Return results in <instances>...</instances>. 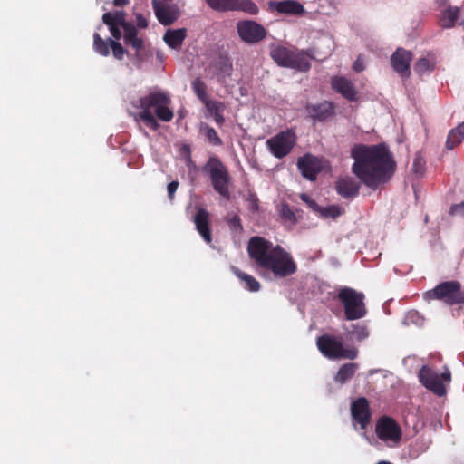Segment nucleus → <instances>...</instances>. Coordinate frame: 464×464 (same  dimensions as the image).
<instances>
[{"instance_id":"nucleus-27","label":"nucleus","mask_w":464,"mask_h":464,"mask_svg":"<svg viewBox=\"0 0 464 464\" xmlns=\"http://www.w3.org/2000/svg\"><path fill=\"white\" fill-rule=\"evenodd\" d=\"M358 370V364L354 362H348L343 364L334 376V381L337 383L344 384L350 381Z\"/></svg>"},{"instance_id":"nucleus-4","label":"nucleus","mask_w":464,"mask_h":464,"mask_svg":"<svg viewBox=\"0 0 464 464\" xmlns=\"http://www.w3.org/2000/svg\"><path fill=\"white\" fill-rule=\"evenodd\" d=\"M203 171L209 176L213 189L226 199L230 198L229 187L231 176L227 166L218 156H210L203 167Z\"/></svg>"},{"instance_id":"nucleus-1","label":"nucleus","mask_w":464,"mask_h":464,"mask_svg":"<svg viewBox=\"0 0 464 464\" xmlns=\"http://www.w3.org/2000/svg\"><path fill=\"white\" fill-rule=\"evenodd\" d=\"M351 157L354 160L352 172L372 189L389 181L396 170L393 155L385 143L354 145Z\"/></svg>"},{"instance_id":"nucleus-9","label":"nucleus","mask_w":464,"mask_h":464,"mask_svg":"<svg viewBox=\"0 0 464 464\" xmlns=\"http://www.w3.org/2000/svg\"><path fill=\"white\" fill-rule=\"evenodd\" d=\"M296 140L295 131L293 129H287L269 138L266 144L274 157L283 159L291 152L296 143Z\"/></svg>"},{"instance_id":"nucleus-40","label":"nucleus","mask_w":464,"mask_h":464,"mask_svg":"<svg viewBox=\"0 0 464 464\" xmlns=\"http://www.w3.org/2000/svg\"><path fill=\"white\" fill-rule=\"evenodd\" d=\"M280 217L282 218V219L290 222L291 224H295L297 222V218L295 212L291 209L290 206L287 203H284L281 205Z\"/></svg>"},{"instance_id":"nucleus-29","label":"nucleus","mask_w":464,"mask_h":464,"mask_svg":"<svg viewBox=\"0 0 464 464\" xmlns=\"http://www.w3.org/2000/svg\"><path fill=\"white\" fill-rule=\"evenodd\" d=\"M459 17V9L458 7H448L442 11L440 18V25L442 28H451Z\"/></svg>"},{"instance_id":"nucleus-7","label":"nucleus","mask_w":464,"mask_h":464,"mask_svg":"<svg viewBox=\"0 0 464 464\" xmlns=\"http://www.w3.org/2000/svg\"><path fill=\"white\" fill-rule=\"evenodd\" d=\"M338 299L343 305L346 320L353 321L365 316L367 310L362 293L350 287H343L338 293Z\"/></svg>"},{"instance_id":"nucleus-24","label":"nucleus","mask_w":464,"mask_h":464,"mask_svg":"<svg viewBox=\"0 0 464 464\" xmlns=\"http://www.w3.org/2000/svg\"><path fill=\"white\" fill-rule=\"evenodd\" d=\"M270 55H271V58L278 65L288 68L290 61H291V57L293 55V51L286 47L277 45V46L271 48Z\"/></svg>"},{"instance_id":"nucleus-37","label":"nucleus","mask_w":464,"mask_h":464,"mask_svg":"<svg viewBox=\"0 0 464 464\" xmlns=\"http://www.w3.org/2000/svg\"><path fill=\"white\" fill-rule=\"evenodd\" d=\"M318 215L324 218H332L335 219L342 215V208L338 205L321 207Z\"/></svg>"},{"instance_id":"nucleus-23","label":"nucleus","mask_w":464,"mask_h":464,"mask_svg":"<svg viewBox=\"0 0 464 464\" xmlns=\"http://www.w3.org/2000/svg\"><path fill=\"white\" fill-rule=\"evenodd\" d=\"M276 10L281 14L301 15L305 11L304 6L295 0H285L275 4Z\"/></svg>"},{"instance_id":"nucleus-43","label":"nucleus","mask_w":464,"mask_h":464,"mask_svg":"<svg viewBox=\"0 0 464 464\" xmlns=\"http://www.w3.org/2000/svg\"><path fill=\"white\" fill-rule=\"evenodd\" d=\"M413 171L418 175H422L425 169V160L420 156H416L412 164Z\"/></svg>"},{"instance_id":"nucleus-33","label":"nucleus","mask_w":464,"mask_h":464,"mask_svg":"<svg viewBox=\"0 0 464 464\" xmlns=\"http://www.w3.org/2000/svg\"><path fill=\"white\" fill-rule=\"evenodd\" d=\"M191 87H192V90L194 92V93L196 94V96L204 103L206 104L208 102H209L210 100L208 98V93H207V85L206 83L200 79V78H196L192 82H191Z\"/></svg>"},{"instance_id":"nucleus-32","label":"nucleus","mask_w":464,"mask_h":464,"mask_svg":"<svg viewBox=\"0 0 464 464\" xmlns=\"http://www.w3.org/2000/svg\"><path fill=\"white\" fill-rule=\"evenodd\" d=\"M102 22L106 25H111L114 24L116 25H120L121 28H124L125 24H129V22L125 20V14L122 11H116L114 13L107 12L102 15Z\"/></svg>"},{"instance_id":"nucleus-20","label":"nucleus","mask_w":464,"mask_h":464,"mask_svg":"<svg viewBox=\"0 0 464 464\" xmlns=\"http://www.w3.org/2000/svg\"><path fill=\"white\" fill-rule=\"evenodd\" d=\"M332 88L342 94L349 102H356L359 99V93L353 83L345 77L336 76L332 79Z\"/></svg>"},{"instance_id":"nucleus-17","label":"nucleus","mask_w":464,"mask_h":464,"mask_svg":"<svg viewBox=\"0 0 464 464\" xmlns=\"http://www.w3.org/2000/svg\"><path fill=\"white\" fill-rule=\"evenodd\" d=\"M361 183L350 176L340 177L335 182L336 192L343 198H353L358 196Z\"/></svg>"},{"instance_id":"nucleus-38","label":"nucleus","mask_w":464,"mask_h":464,"mask_svg":"<svg viewBox=\"0 0 464 464\" xmlns=\"http://www.w3.org/2000/svg\"><path fill=\"white\" fill-rule=\"evenodd\" d=\"M353 329L350 331V334L353 339L358 342L364 341L370 335V332L367 326L362 324H353Z\"/></svg>"},{"instance_id":"nucleus-5","label":"nucleus","mask_w":464,"mask_h":464,"mask_svg":"<svg viewBox=\"0 0 464 464\" xmlns=\"http://www.w3.org/2000/svg\"><path fill=\"white\" fill-rule=\"evenodd\" d=\"M316 345L324 356L332 360H354L358 356V350L355 347H344L342 338L334 335L323 334L319 336Z\"/></svg>"},{"instance_id":"nucleus-12","label":"nucleus","mask_w":464,"mask_h":464,"mask_svg":"<svg viewBox=\"0 0 464 464\" xmlns=\"http://www.w3.org/2000/svg\"><path fill=\"white\" fill-rule=\"evenodd\" d=\"M375 433L382 441L397 443L401 438V429L400 425L389 416H382L377 420Z\"/></svg>"},{"instance_id":"nucleus-21","label":"nucleus","mask_w":464,"mask_h":464,"mask_svg":"<svg viewBox=\"0 0 464 464\" xmlns=\"http://www.w3.org/2000/svg\"><path fill=\"white\" fill-rule=\"evenodd\" d=\"M208 69L212 72L213 78H217L219 82H223L231 75L233 65L227 56H219L211 62Z\"/></svg>"},{"instance_id":"nucleus-26","label":"nucleus","mask_w":464,"mask_h":464,"mask_svg":"<svg viewBox=\"0 0 464 464\" xmlns=\"http://www.w3.org/2000/svg\"><path fill=\"white\" fill-rule=\"evenodd\" d=\"M309 57L313 58L312 55L308 53L293 51V55L291 57L288 68L296 69L303 72L309 71L311 68Z\"/></svg>"},{"instance_id":"nucleus-13","label":"nucleus","mask_w":464,"mask_h":464,"mask_svg":"<svg viewBox=\"0 0 464 464\" xmlns=\"http://www.w3.org/2000/svg\"><path fill=\"white\" fill-rule=\"evenodd\" d=\"M152 8L160 24L170 25L179 17V9L177 5H169L160 0H152Z\"/></svg>"},{"instance_id":"nucleus-50","label":"nucleus","mask_w":464,"mask_h":464,"mask_svg":"<svg viewBox=\"0 0 464 464\" xmlns=\"http://www.w3.org/2000/svg\"><path fill=\"white\" fill-rule=\"evenodd\" d=\"M129 0H113V5L115 6H124L129 4Z\"/></svg>"},{"instance_id":"nucleus-45","label":"nucleus","mask_w":464,"mask_h":464,"mask_svg":"<svg viewBox=\"0 0 464 464\" xmlns=\"http://www.w3.org/2000/svg\"><path fill=\"white\" fill-rule=\"evenodd\" d=\"M247 201L249 202V208L252 210L258 209V198L256 193H249L247 197Z\"/></svg>"},{"instance_id":"nucleus-30","label":"nucleus","mask_w":464,"mask_h":464,"mask_svg":"<svg viewBox=\"0 0 464 464\" xmlns=\"http://www.w3.org/2000/svg\"><path fill=\"white\" fill-rule=\"evenodd\" d=\"M464 139V121L452 129L447 137L446 147L448 150H453L461 143Z\"/></svg>"},{"instance_id":"nucleus-31","label":"nucleus","mask_w":464,"mask_h":464,"mask_svg":"<svg viewBox=\"0 0 464 464\" xmlns=\"http://www.w3.org/2000/svg\"><path fill=\"white\" fill-rule=\"evenodd\" d=\"M233 272L237 277L245 283V288L248 291L257 292L260 289V284L254 276L246 274L236 267H233Z\"/></svg>"},{"instance_id":"nucleus-41","label":"nucleus","mask_w":464,"mask_h":464,"mask_svg":"<svg viewBox=\"0 0 464 464\" xmlns=\"http://www.w3.org/2000/svg\"><path fill=\"white\" fill-rule=\"evenodd\" d=\"M108 42L110 43L113 56L118 60H121L126 52L125 49L119 42L113 41L111 38L108 39Z\"/></svg>"},{"instance_id":"nucleus-16","label":"nucleus","mask_w":464,"mask_h":464,"mask_svg":"<svg viewBox=\"0 0 464 464\" xmlns=\"http://www.w3.org/2000/svg\"><path fill=\"white\" fill-rule=\"evenodd\" d=\"M412 58L413 54L411 51L399 47L391 56V64L401 77L409 78L411 75L410 64Z\"/></svg>"},{"instance_id":"nucleus-51","label":"nucleus","mask_w":464,"mask_h":464,"mask_svg":"<svg viewBox=\"0 0 464 464\" xmlns=\"http://www.w3.org/2000/svg\"><path fill=\"white\" fill-rule=\"evenodd\" d=\"M182 150L188 154V161L191 162L192 160H191V157H190V147L188 145H184L182 147Z\"/></svg>"},{"instance_id":"nucleus-2","label":"nucleus","mask_w":464,"mask_h":464,"mask_svg":"<svg viewBox=\"0 0 464 464\" xmlns=\"http://www.w3.org/2000/svg\"><path fill=\"white\" fill-rule=\"evenodd\" d=\"M247 253L262 277L272 275L275 278H285L297 271L292 255L265 237H252L247 244Z\"/></svg>"},{"instance_id":"nucleus-10","label":"nucleus","mask_w":464,"mask_h":464,"mask_svg":"<svg viewBox=\"0 0 464 464\" xmlns=\"http://www.w3.org/2000/svg\"><path fill=\"white\" fill-rule=\"evenodd\" d=\"M209 8L216 12H243L249 15H256L259 8L252 0H205Z\"/></svg>"},{"instance_id":"nucleus-35","label":"nucleus","mask_w":464,"mask_h":464,"mask_svg":"<svg viewBox=\"0 0 464 464\" xmlns=\"http://www.w3.org/2000/svg\"><path fill=\"white\" fill-rule=\"evenodd\" d=\"M435 68V62L430 61L427 58H420L417 60L414 65V71L419 75H423L425 73L430 72Z\"/></svg>"},{"instance_id":"nucleus-8","label":"nucleus","mask_w":464,"mask_h":464,"mask_svg":"<svg viewBox=\"0 0 464 464\" xmlns=\"http://www.w3.org/2000/svg\"><path fill=\"white\" fill-rule=\"evenodd\" d=\"M420 382L429 391L439 397L444 396L447 392L446 384L451 382V373L448 367H444L442 373L435 372L427 365L422 366L418 373Z\"/></svg>"},{"instance_id":"nucleus-36","label":"nucleus","mask_w":464,"mask_h":464,"mask_svg":"<svg viewBox=\"0 0 464 464\" xmlns=\"http://www.w3.org/2000/svg\"><path fill=\"white\" fill-rule=\"evenodd\" d=\"M200 130L204 133L210 144L215 146H221L223 144L222 140L213 127L205 124L201 127Z\"/></svg>"},{"instance_id":"nucleus-18","label":"nucleus","mask_w":464,"mask_h":464,"mask_svg":"<svg viewBox=\"0 0 464 464\" xmlns=\"http://www.w3.org/2000/svg\"><path fill=\"white\" fill-rule=\"evenodd\" d=\"M306 111L314 121H325L334 117L335 105L333 102L324 101L316 104L307 105Z\"/></svg>"},{"instance_id":"nucleus-11","label":"nucleus","mask_w":464,"mask_h":464,"mask_svg":"<svg viewBox=\"0 0 464 464\" xmlns=\"http://www.w3.org/2000/svg\"><path fill=\"white\" fill-rule=\"evenodd\" d=\"M237 32L239 38L246 44H255L264 40L267 35L266 29L253 20H241L237 23Z\"/></svg>"},{"instance_id":"nucleus-3","label":"nucleus","mask_w":464,"mask_h":464,"mask_svg":"<svg viewBox=\"0 0 464 464\" xmlns=\"http://www.w3.org/2000/svg\"><path fill=\"white\" fill-rule=\"evenodd\" d=\"M171 100L162 92H153L139 100L140 111L138 118L151 130H157L160 124L157 119L169 122L173 117V111L169 108Z\"/></svg>"},{"instance_id":"nucleus-28","label":"nucleus","mask_w":464,"mask_h":464,"mask_svg":"<svg viewBox=\"0 0 464 464\" xmlns=\"http://www.w3.org/2000/svg\"><path fill=\"white\" fill-rule=\"evenodd\" d=\"M205 107L209 114L214 118L215 122L218 126L223 125L225 122V117L223 116V111L225 110L224 103L211 100L205 104Z\"/></svg>"},{"instance_id":"nucleus-34","label":"nucleus","mask_w":464,"mask_h":464,"mask_svg":"<svg viewBox=\"0 0 464 464\" xmlns=\"http://www.w3.org/2000/svg\"><path fill=\"white\" fill-rule=\"evenodd\" d=\"M93 49L96 53L102 56L110 54V43L104 41L98 33L93 34Z\"/></svg>"},{"instance_id":"nucleus-48","label":"nucleus","mask_w":464,"mask_h":464,"mask_svg":"<svg viewBox=\"0 0 464 464\" xmlns=\"http://www.w3.org/2000/svg\"><path fill=\"white\" fill-rule=\"evenodd\" d=\"M353 68L357 72L363 71L364 70L363 62L360 58L356 59L355 62L353 63Z\"/></svg>"},{"instance_id":"nucleus-39","label":"nucleus","mask_w":464,"mask_h":464,"mask_svg":"<svg viewBox=\"0 0 464 464\" xmlns=\"http://www.w3.org/2000/svg\"><path fill=\"white\" fill-rule=\"evenodd\" d=\"M227 223L234 237H239L242 235L244 228L241 223L240 217L238 215H234L231 218H227Z\"/></svg>"},{"instance_id":"nucleus-42","label":"nucleus","mask_w":464,"mask_h":464,"mask_svg":"<svg viewBox=\"0 0 464 464\" xmlns=\"http://www.w3.org/2000/svg\"><path fill=\"white\" fill-rule=\"evenodd\" d=\"M300 198L307 205L309 208H311L314 213L318 214L321 206H319L309 195L302 193L300 194Z\"/></svg>"},{"instance_id":"nucleus-47","label":"nucleus","mask_w":464,"mask_h":464,"mask_svg":"<svg viewBox=\"0 0 464 464\" xmlns=\"http://www.w3.org/2000/svg\"><path fill=\"white\" fill-rule=\"evenodd\" d=\"M110 32L111 35L116 39L119 40L121 37V32L120 30V25H116L114 24H111V25H108Z\"/></svg>"},{"instance_id":"nucleus-15","label":"nucleus","mask_w":464,"mask_h":464,"mask_svg":"<svg viewBox=\"0 0 464 464\" xmlns=\"http://www.w3.org/2000/svg\"><path fill=\"white\" fill-rule=\"evenodd\" d=\"M351 415L353 420L358 423L362 430L366 429L372 417L368 400L364 397H360L353 401L351 404Z\"/></svg>"},{"instance_id":"nucleus-6","label":"nucleus","mask_w":464,"mask_h":464,"mask_svg":"<svg viewBox=\"0 0 464 464\" xmlns=\"http://www.w3.org/2000/svg\"><path fill=\"white\" fill-rule=\"evenodd\" d=\"M423 298L428 302L439 300L449 305L461 304H464V291L459 281H445L425 292Z\"/></svg>"},{"instance_id":"nucleus-22","label":"nucleus","mask_w":464,"mask_h":464,"mask_svg":"<svg viewBox=\"0 0 464 464\" xmlns=\"http://www.w3.org/2000/svg\"><path fill=\"white\" fill-rule=\"evenodd\" d=\"M123 32V40L126 45H130L133 49L136 50V55L139 56V52L143 48L144 42L143 39L138 36V29L131 23L129 24H125Z\"/></svg>"},{"instance_id":"nucleus-46","label":"nucleus","mask_w":464,"mask_h":464,"mask_svg":"<svg viewBox=\"0 0 464 464\" xmlns=\"http://www.w3.org/2000/svg\"><path fill=\"white\" fill-rule=\"evenodd\" d=\"M149 25L148 20L140 14H136V27L145 29Z\"/></svg>"},{"instance_id":"nucleus-44","label":"nucleus","mask_w":464,"mask_h":464,"mask_svg":"<svg viewBox=\"0 0 464 464\" xmlns=\"http://www.w3.org/2000/svg\"><path fill=\"white\" fill-rule=\"evenodd\" d=\"M179 181L173 180L170 183L168 184L167 189H168V197L170 201L174 199V194L177 191L179 188Z\"/></svg>"},{"instance_id":"nucleus-14","label":"nucleus","mask_w":464,"mask_h":464,"mask_svg":"<svg viewBox=\"0 0 464 464\" xmlns=\"http://www.w3.org/2000/svg\"><path fill=\"white\" fill-rule=\"evenodd\" d=\"M297 167L303 177L311 181L316 179L324 168L322 160L312 154H305L299 158Z\"/></svg>"},{"instance_id":"nucleus-49","label":"nucleus","mask_w":464,"mask_h":464,"mask_svg":"<svg viewBox=\"0 0 464 464\" xmlns=\"http://www.w3.org/2000/svg\"><path fill=\"white\" fill-rule=\"evenodd\" d=\"M459 209H464V202L451 206L450 213L454 214V213L458 212Z\"/></svg>"},{"instance_id":"nucleus-19","label":"nucleus","mask_w":464,"mask_h":464,"mask_svg":"<svg viewBox=\"0 0 464 464\" xmlns=\"http://www.w3.org/2000/svg\"><path fill=\"white\" fill-rule=\"evenodd\" d=\"M196 229L201 237L208 243L212 242L210 229V214L206 208H199L193 217Z\"/></svg>"},{"instance_id":"nucleus-25","label":"nucleus","mask_w":464,"mask_h":464,"mask_svg":"<svg viewBox=\"0 0 464 464\" xmlns=\"http://www.w3.org/2000/svg\"><path fill=\"white\" fill-rule=\"evenodd\" d=\"M187 36V30L185 28L171 30L169 29L164 36L163 40L172 49L180 48L183 41Z\"/></svg>"}]
</instances>
